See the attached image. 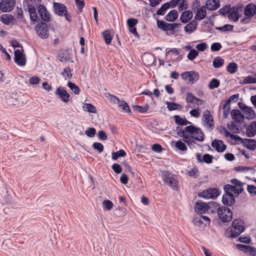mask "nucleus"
Segmentation results:
<instances>
[{
    "label": "nucleus",
    "mask_w": 256,
    "mask_h": 256,
    "mask_svg": "<svg viewBox=\"0 0 256 256\" xmlns=\"http://www.w3.org/2000/svg\"><path fill=\"white\" fill-rule=\"evenodd\" d=\"M178 134L183 138L184 141L190 148L194 143V140L200 142H203L204 140V134L202 130L192 125L180 129Z\"/></svg>",
    "instance_id": "f257e3e1"
},
{
    "label": "nucleus",
    "mask_w": 256,
    "mask_h": 256,
    "mask_svg": "<svg viewBox=\"0 0 256 256\" xmlns=\"http://www.w3.org/2000/svg\"><path fill=\"white\" fill-rule=\"evenodd\" d=\"M225 194L223 195L222 202L224 205L232 206L235 202V197L240 194V190H235L230 184L224 186Z\"/></svg>",
    "instance_id": "f03ea898"
},
{
    "label": "nucleus",
    "mask_w": 256,
    "mask_h": 256,
    "mask_svg": "<svg viewBox=\"0 0 256 256\" xmlns=\"http://www.w3.org/2000/svg\"><path fill=\"white\" fill-rule=\"evenodd\" d=\"M41 2L42 0H24V4L28 8L30 18L33 22H36L38 18L35 7Z\"/></svg>",
    "instance_id": "7ed1b4c3"
},
{
    "label": "nucleus",
    "mask_w": 256,
    "mask_h": 256,
    "mask_svg": "<svg viewBox=\"0 0 256 256\" xmlns=\"http://www.w3.org/2000/svg\"><path fill=\"white\" fill-rule=\"evenodd\" d=\"M244 222L240 220H235L232 224V227L230 230V236L235 238L240 235L244 231Z\"/></svg>",
    "instance_id": "20e7f679"
},
{
    "label": "nucleus",
    "mask_w": 256,
    "mask_h": 256,
    "mask_svg": "<svg viewBox=\"0 0 256 256\" xmlns=\"http://www.w3.org/2000/svg\"><path fill=\"white\" fill-rule=\"evenodd\" d=\"M220 219L223 222H230L232 218V213L230 210L225 206H220L217 210Z\"/></svg>",
    "instance_id": "39448f33"
},
{
    "label": "nucleus",
    "mask_w": 256,
    "mask_h": 256,
    "mask_svg": "<svg viewBox=\"0 0 256 256\" xmlns=\"http://www.w3.org/2000/svg\"><path fill=\"white\" fill-rule=\"evenodd\" d=\"M35 30L37 34L41 38L46 39L48 37V27L46 24L43 22L38 23L35 27Z\"/></svg>",
    "instance_id": "423d86ee"
},
{
    "label": "nucleus",
    "mask_w": 256,
    "mask_h": 256,
    "mask_svg": "<svg viewBox=\"0 0 256 256\" xmlns=\"http://www.w3.org/2000/svg\"><path fill=\"white\" fill-rule=\"evenodd\" d=\"M182 79L190 84H194L199 78L198 74L194 71L185 72L180 74Z\"/></svg>",
    "instance_id": "0eeeda50"
},
{
    "label": "nucleus",
    "mask_w": 256,
    "mask_h": 256,
    "mask_svg": "<svg viewBox=\"0 0 256 256\" xmlns=\"http://www.w3.org/2000/svg\"><path fill=\"white\" fill-rule=\"evenodd\" d=\"M186 102L189 104L188 108L196 107L204 104V101L196 98L192 93L188 92L186 94Z\"/></svg>",
    "instance_id": "6e6552de"
},
{
    "label": "nucleus",
    "mask_w": 256,
    "mask_h": 256,
    "mask_svg": "<svg viewBox=\"0 0 256 256\" xmlns=\"http://www.w3.org/2000/svg\"><path fill=\"white\" fill-rule=\"evenodd\" d=\"M220 192L216 188H208L200 192L198 196L206 199L215 198L218 196Z\"/></svg>",
    "instance_id": "1a4fd4ad"
},
{
    "label": "nucleus",
    "mask_w": 256,
    "mask_h": 256,
    "mask_svg": "<svg viewBox=\"0 0 256 256\" xmlns=\"http://www.w3.org/2000/svg\"><path fill=\"white\" fill-rule=\"evenodd\" d=\"M243 12V8L242 6H234L231 8L228 14L230 20L234 22H237Z\"/></svg>",
    "instance_id": "9d476101"
},
{
    "label": "nucleus",
    "mask_w": 256,
    "mask_h": 256,
    "mask_svg": "<svg viewBox=\"0 0 256 256\" xmlns=\"http://www.w3.org/2000/svg\"><path fill=\"white\" fill-rule=\"evenodd\" d=\"M162 179L164 183L169 185L172 189L176 190L178 188V182L176 178L168 172H164L162 174Z\"/></svg>",
    "instance_id": "9b49d317"
},
{
    "label": "nucleus",
    "mask_w": 256,
    "mask_h": 256,
    "mask_svg": "<svg viewBox=\"0 0 256 256\" xmlns=\"http://www.w3.org/2000/svg\"><path fill=\"white\" fill-rule=\"evenodd\" d=\"M210 203L207 204L202 200L196 202L194 204V210L198 214L206 213L210 210Z\"/></svg>",
    "instance_id": "f8f14e48"
},
{
    "label": "nucleus",
    "mask_w": 256,
    "mask_h": 256,
    "mask_svg": "<svg viewBox=\"0 0 256 256\" xmlns=\"http://www.w3.org/2000/svg\"><path fill=\"white\" fill-rule=\"evenodd\" d=\"M244 14L247 17L241 20L242 23H248V18H251L254 15L256 12V6L252 4H248L244 8Z\"/></svg>",
    "instance_id": "ddd939ff"
},
{
    "label": "nucleus",
    "mask_w": 256,
    "mask_h": 256,
    "mask_svg": "<svg viewBox=\"0 0 256 256\" xmlns=\"http://www.w3.org/2000/svg\"><path fill=\"white\" fill-rule=\"evenodd\" d=\"M15 4V0H1L0 9L3 12H10L14 8Z\"/></svg>",
    "instance_id": "4468645a"
},
{
    "label": "nucleus",
    "mask_w": 256,
    "mask_h": 256,
    "mask_svg": "<svg viewBox=\"0 0 256 256\" xmlns=\"http://www.w3.org/2000/svg\"><path fill=\"white\" fill-rule=\"evenodd\" d=\"M203 125L210 130L214 126L212 116L210 114V112L208 110L204 111L203 114Z\"/></svg>",
    "instance_id": "2eb2a0df"
},
{
    "label": "nucleus",
    "mask_w": 256,
    "mask_h": 256,
    "mask_svg": "<svg viewBox=\"0 0 256 256\" xmlns=\"http://www.w3.org/2000/svg\"><path fill=\"white\" fill-rule=\"evenodd\" d=\"M14 61L20 66H24L26 64V59L22 48L14 51Z\"/></svg>",
    "instance_id": "dca6fc26"
},
{
    "label": "nucleus",
    "mask_w": 256,
    "mask_h": 256,
    "mask_svg": "<svg viewBox=\"0 0 256 256\" xmlns=\"http://www.w3.org/2000/svg\"><path fill=\"white\" fill-rule=\"evenodd\" d=\"M38 10L41 18L44 21L48 22L50 20V14L46 6L44 5L40 4L38 7Z\"/></svg>",
    "instance_id": "f3484780"
},
{
    "label": "nucleus",
    "mask_w": 256,
    "mask_h": 256,
    "mask_svg": "<svg viewBox=\"0 0 256 256\" xmlns=\"http://www.w3.org/2000/svg\"><path fill=\"white\" fill-rule=\"evenodd\" d=\"M210 218L206 216H201L199 218H195L193 219L194 224L197 226L204 228L210 223Z\"/></svg>",
    "instance_id": "a211bd4d"
},
{
    "label": "nucleus",
    "mask_w": 256,
    "mask_h": 256,
    "mask_svg": "<svg viewBox=\"0 0 256 256\" xmlns=\"http://www.w3.org/2000/svg\"><path fill=\"white\" fill-rule=\"evenodd\" d=\"M238 248L250 256H256V248L247 245L238 244L236 245Z\"/></svg>",
    "instance_id": "6ab92c4d"
},
{
    "label": "nucleus",
    "mask_w": 256,
    "mask_h": 256,
    "mask_svg": "<svg viewBox=\"0 0 256 256\" xmlns=\"http://www.w3.org/2000/svg\"><path fill=\"white\" fill-rule=\"evenodd\" d=\"M56 94L64 103H67L70 100V94L63 87H58L56 90Z\"/></svg>",
    "instance_id": "aec40b11"
},
{
    "label": "nucleus",
    "mask_w": 256,
    "mask_h": 256,
    "mask_svg": "<svg viewBox=\"0 0 256 256\" xmlns=\"http://www.w3.org/2000/svg\"><path fill=\"white\" fill-rule=\"evenodd\" d=\"M224 134L226 137L229 138L232 144H236L240 143H242L244 140L236 135H234L230 134L226 129L224 130Z\"/></svg>",
    "instance_id": "412c9836"
},
{
    "label": "nucleus",
    "mask_w": 256,
    "mask_h": 256,
    "mask_svg": "<svg viewBox=\"0 0 256 256\" xmlns=\"http://www.w3.org/2000/svg\"><path fill=\"white\" fill-rule=\"evenodd\" d=\"M54 10L56 14L62 16L67 12L66 6L61 3L54 2L53 3Z\"/></svg>",
    "instance_id": "4be33fe9"
},
{
    "label": "nucleus",
    "mask_w": 256,
    "mask_h": 256,
    "mask_svg": "<svg viewBox=\"0 0 256 256\" xmlns=\"http://www.w3.org/2000/svg\"><path fill=\"white\" fill-rule=\"evenodd\" d=\"M212 146L218 152H223L226 148V146L224 144L223 142L218 140H214L212 141Z\"/></svg>",
    "instance_id": "5701e85b"
},
{
    "label": "nucleus",
    "mask_w": 256,
    "mask_h": 256,
    "mask_svg": "<svg viewBox=\"0 0 256 256\" xmlns=\"http://www.w3.org/2000/svg\"><path fill=\"white\" fill-rule=\"evenodd\" d=\"M194 12H196L194 18L197 20H201L206 17V8L204 6H202V8H199L198 9L196 10Z\"/></svg>",
    "instance_id": "b1692460"
},
{
    "label": "nucleus",
    "mask_w": 256,
    "mask_h": 256,
    "mask_svg": "<svg viewBox=\"0 0 256 256\" xmlns=\"http://www.w3.org/2000/svg\"><path fill=\"white\" fill-rule=\"evenodd\" d=\"M197 160L200 162H206L210 164L212 162V156L208 154H204L202 156L200 154H196Z\"/></svg>",
    "instance_id": "393cba45"
},
{
    "label": "nucleus",
    "mask_w": 256,
    "mask_h": 256,
    "mask_svg": "<svg viewBox=\"0 0 256 256\" xmlns=\"http://www.w3.org/2000/svg\"><path fill=\"white\" fill-rule=\"evenodd\" d=\"M242 144L251 150H254L256 148V141L254 140L244 139Z\"/></svg>",
    "instance_id": "a878e982"
},
{
    "label": "nucleus",
    "mask_w": 256,
    "mask_h": 256,
    "mask_svg": "<svg viewBox=\"0 0 256 256\" xmlns=\"http://www.w3.org/2000/svg\"><path fill=\"white\" fill-rule=\"evenodd\" d=\"M206 6L210 10H215L220 6V0H207Z\"/></svg>",
    "instance_id": "bb28decb"
},
{
    "label": "nucleus",
    "mask_w": 256,
    "mask_h": 256,
    "mask_svg": "<svg viewBox=\"0 0 256 256\" xmlns=\"http://www.w3.org/2000/svg\"><path fill=\"white\" fill-rule=\"evenodd\" d=\"M192 12L190 10L184 11L180 17V20L182 23H186L192 18Z\"/></svg>",
    "instance_id": "cd10ccee"
},
{
    "label": "nucleus",
    "mask_w": 256,
    "mask_h": 256,
    "mask_svg": "<svg viewBox=\"0 0 256 256\" xmlns=\"http://www.w3.org/2000/svg\"><path fill=\"white\" fill-rule=\"evenodd\" d=\"M231 116L232 119L236 122H242L244 118V116L241 112L238 110H234L231 112Z\"/></svg>",
    "instance_id": "c85d7f7f"
},
{
    "label": "nucleus",
    "mask_w": 256,
    "mask_h": 256,
    "mask_svg": "<svg viewBox=\"0 0 256 256\" xmlns=\"http://www.w3.org/2000/svg\"><path fill=\"white\" fill-rule=\"evenodd\" d=\"M243 110L244 114L246 118L248 119H252L254 117V110L250 108L244 106L242 108Z\"/></svg>",
    "instance_id": "c756f323"
},
{
    "label": "nucleus",
    "mask_w": 256,
    "mask_h": 256,
    "mask_svg": "<svg viewBox=\"0 0 256 256\" xmlns=\"http://www.w3.org/2000/svg\"><path fill=\"white\" fill-rule=\"evenodd\" d=\"M197 27V23L196 22L192 20L184 28V31L187 34H191L193 32Z\"/></svg>",
    "instance_id": "7c9ffc66"
},
{
    "label": "nucleus",
    "mask_w": 256,
    "mask_h": 256,
    "mask_svg": "<svg viewBox=\"0 0 256 256\" xmlns=\"http://www.w3.org/2000/svg\"><path fill=\"white\" fill-rule=\"evenodd\" d=\"M246 134L248 136H254L256 134V122H252L246 128Z\"/></svg>",
    "instance_id": "2f4dec72"
},
{
    "label": "nucleus",
    "mask_w": 256,
    "mask_h": 256,
    "mask_svg": "<svg viewBox=\"0 0 256 256\" xmlns=\"http://www.w3.org/2000/svg\"><path fill=\"white\" fill-rule=\"evenodd\" d=\"M178 17V13L176 10H170L165 16V20L168 22H174Z\"/></svg>",
    "instance_id": "473e14b6"
},
{
    "label": "nucleus",
    "mask_w": 256,
    "mask_h": 256,
    "mask_svg": "<svg viewBox=\"0 0 256 256\" xmlns=\"http://www.w3.org/2000/svg\"><path fill=\"white\" fill-rule=\"evenodd\" d=\"M14 20V18L10 14H2L0 17V20L5 24H10Z\"/></svg>",
    "instance_id": "72a5a7b5"
},
{
    "label": "nucleus",
    "mask_w": 256,
    "mask_h": 256,
    "mask_svg": "<svg viewBox=\"0 0 256 256\" xmlns=\"http://www.w3.org/2000/svg\"><path fill=\"white\" fill-rule=\"evenodd\" d=\"M142 60L145 64L150 66L154 62V56L150 54H146L142 56Z\"/></svg>",
    "instance_id": "f704fd0d"
},
{
    "label": "nucleus",
    "mask_w": 256,
    "mask_h": 256,
    "mask_svg": "<svg viewBox=\"0 0 256 256\" xmlns=\"http://www.w3.org/2000/svg\"><path fill=\"white\" fill-rule=\"evenodd\" d=\"M82 109L84 112L90 113H96V109L94 106L89 103H85L82 106Z\"/></svg>",
    "instance_id": "c9c22d12"
},
{
    "label": "nucleus",
    "mask_w": 256,
    "mask_h": 256,
    "mask_svg": "<svg viewBox=\"0 0 256 256\" xmlns=\"http://www.w3.org/2000/svg\"><path fill=\"white\" fill-rule=\"evenodd\" d=\"M231 182L234 184L235 186H232V188L235 190H240V193L243 191V183L238 180L237 179L234 178L231 180Z\"/></svg>",
    "instance_id": "e433bc0d"
},
{
    "label": "nucleus",
    "mask_w": 256,
    "mask_h": 256,
    "mask_svg": "<svg viewBox=\"0 0 256 256\" xmlns=\"http://www.w3.org/2000/svg\"><path fill=\"white\" fill-rule=\"evenodd\" d=\"M231 182L234 184L235 186H232V188L235 190H240V193L243 191V183L238 180L237 179L234 178L231 180Z\"/></svg>",
    "instance_id": "4c0bfd02"
},
{
    "label": "nucleus",
    "mask_w": 256,
    "mask_h": 256,
    "mask_svg": "<svg viewBox=\"0 0 256 256\" xmlns=\"http://www.w3.org/2000/svg\"><path fill=\"white\" fill-rule=\"evenodd\" d=\"M174 146L176 148L180 151H186L187 150V147L185 143L181 140H178L175 142H173Z\"/></svg>",
    "instance_id": "58836bf2"
},
{
    "label": "nucleus",
    "mask_w": 256,
    "mask_h": 256,
    "mask_svg": "<svg viewBox=\"0 0 256 256\" xmlns=\"http://www.w3.org/2000/svg\"><path fill=\"white\" fill-rule=\"evenodd\" d=\"M118 106L121 109V110L125 112H130V110L128 104L124 100H120Z\"/></svg>",
    "instance_id": "ea45409f"
},
{
    "label": "nucleus",
    "mask_w": 256,
    "mask_h": 256,
    "mask_svg": "<svg viewBox=\"0 0 256 256\" xmlns=\"http://www.w3.org/2000/svg\"><path fill=\"white\" fill-rule=\"evenodd\" d=\"M240 83L242 84H256V78H254L251 76H248L244 78Z\"/></svg>",
    "instance_id": "a19ab883"
},
{
    "label": "nucleus",
    "mask_w": 256,
    "mask_h": 256,
    "mask_svg": "<svg viewBox=\"0 0 256 256\" xmlns=\"http://www.w3.org/2000/svg\"><path fill=\"white\" fill-rule=\"evenodd\" d=\"M6 102L10 106H16L18 104V100L15 95L12 94V96H6Z\"/></svg>",
    "instance_id": "79ce46f5"
},
{
    "label": "nucleus",
    "mask_w": 256,
    "mask_h": 256,
    "mask_svg": "<svg viewBox=\"0 0 256 256\" xmlns=\"http://www.w3.org/2000/svg\"><path fill=\"white\" fill-rule=\"evenodd\" d=\"M224 64V60L220 57L216 58L212 62L213 66L215 68H218L222 66Z\"/></svg>",
    "instance_id": "37998d69"
},
{
    "label": "nucleus",
    "mask_w": 256,
    "mask_h": 256,
    "mask_svg": "<svg viewBox=\"0 0 256 256\" xmlns=\"http://www.w3.org/2000/svg\"><path fill=\"white\" fill-rule=\"evenodd\" d=\"M170 8V4H169V3L168 2H166L160 8H159L157 12H156V14L158 15H161V16H162L164 15L166 10Z\"/></svg>",
    "instance_id": "c03bdc74"
},
{
    "label": "nucleus",
    "mask_w": 256,
    "mask_h": 256,
    "mask_svg": "<svg viewBox=\"0 0 256 256\" xmlns=\"http://www.w3.org/2000/svg\"><path fill=\"white\" fill-rule=\"evenodd\" d=\"M238 70V65L235 62H230L227 66V70L230 74H234Z\"/></svg>",
    "instance_id": "a18cd8bd"
},
{
    "label": "nucleus",
    "mask_w": 256,
    "mask_h": 256,
    "mask_svg": "<svg viewBox=\"0 0 256 256\" xmlns=\"http://www.w3.org/2000/svg\"><path fill=\"white\" fill-rule=\"evenodd\" d=\"M68 86L71 90L76 94H80V90L78 86L71 82H68Z\"/></svg>",
    "instance_id": "49530a36"
},
{
    "label": "nucleus",
    "mask_w": 256,
    "mask_h": 256,
    "mask_svg": "<svg viewBox=\"0 0 256 256\" xmlns=\"http://www.w3.org/2000/svg\"><path fill=\"white\" fill-rule=\"evenodd\" d=\"M126 155V152L122 150H119L115 152L112 153V159L114 160H116L119 157L124 156Z\"/></svg>",
    "instance_id": "de8ad7c7"
},
{
    "label": "nucleus",
    "mask_w": 256,
    "mask_h": 256,
    "mask_svg": "<svg viewBox=\"0 0 256 256\" xmlns=\"http://www.w3.org/2000/svg\"><path fill=\"white\" fill-rule=\"evenodd\" d=\"M220 84V81L218 79L212 78L210 81L208 86L210 90H212L214 88L218 87Z\"/></svg>",
    "instance_id": "09e8293b"
},
{
    "label": "nucleus",
    "mask_w": 256,
    "mask_h": 256,
    "mask_svg": "<svg viewBox=\"0 0 256 256\" xmlns=\"http://www.w3.org/2000/svg\"><path fill=\"white\" fill-rule=\"evenodd\" d=\"M102 207L104 210H110L113 206L112 202L109 200H104L102 202Z\"/></svg>",
    "instance_id": "8fccbe9b"
},
{
    "label": "nucleus",
    "mask_w": 256,
    "mask_h": 256,
    "mask_svg": "<svg viewBox=\"0 0 256 256\" xmlns=\"http://www.w3.org/2000/svg\"><path fill=\"white\" fill-rule=\"evenodd\" d=\"M104 41L106 44H110L112 42V36L108 30H105L102 33Z\"/></svg>",
    "instance_id": "3c124183"
},
{
    "label": "nucleus",
    "mask_w": 256,
    "mask_h": 256,
    "mask_svg": "<svg viewBox=\"0 0 256 256\" xmlns=\"http://www.w3.org/2000/svg\"><path fill=\"white\" fill-rule=\"evenodd\" d=\"M107 98L112 104H118L120 100V99L114 95L111 94H108L106 96Z\"/></svg>",
    "instance_id": "603ef678"
},
{
    "label": "nucleus",
    "mask_w": 256,
    "mask_h": 256,
    "mask_svg": "<svg viewBox=\"0 0 256 256\" xmlns=\"http://www.w3.org/2000/svg\"><path fill=\"white\" fill-rule=\"evenodd\" d=\"M198 55V52L195 49H192L188 54L187 58L189 60H193Z\"/></svg>",
    "instance_id": "864d4df0"
},
{
    "label": "nucleus",
    "mask_w": 256,
    "mask_h": 256,
    "mask_svg": "<svg viewBox=\"0 0 256 256\" xmlns=\"http://www.w3.org/2000/svg\"><path fill=\"white\" fill-rule=\"evenodd\" d=\"M230 104L226 103L224 104L223 107V118H226L229 114L230 111Z\"/></svg>",
    "instance_id": "5fc2aeb1"
},
{
    "label": "nucleus",
    "mask_w": 256,
    "mask_h": 256,
    "mask_svg": "<svg viewBox=\"0 0 256 256\" xmlns=\"http://www.w3.org/2000/svg\"><path fill=\"white\" fill-rule=\"evenodd\" d=\"M62 75L65 80L69 79L72 77V73L69 68H66L64 71L62 72Z\"/></svg>",
    "instance_id": "6e6d98bb"
},
{
    "label": "nucleus",
    "mask_w": 256,
    "mask_h": 256,
    "mask_svg": "<svg viewBox=\"0 0 256 256\" xmlns=\"http://www.w3.org/2000/svg\"><path fill=\"white\" fill-rule=\"evenodd\" d=\"M96 130L94 128H88L85 132V134L90 138H92L95 136Z\"/></svg>",
    "instance_id": "4d7b16f0"
},
{
    "label": "nucleus",
    "mask_w": 256,
    "mask_h": 256,
    "mask_svg": "<svg viewBox=\"0 0 256 256\" xmlns=\"http://www.w3.org/2000/svg\"><path fill=\"white\" fill-rule=\"evenodd\" d=\"M198 168L194 166L188 171V174L190 176L196 178L198 176Z\"/></svg>",
    "instance_id": "13d9d810"
},
{
    "label": "nucleus",
    "mask_w": 256,
    "mask_h": 256,
    "mask_svg": "<svg viewBox=\"0 0 256 256\" xmlns=\"http://www.w3.org/2000/svg\"><path fill=\"white\" fill-rule=\"evenodd\" d=\"M93 148L98 150L100 153H101L104 150L103 145L100 142H95L92 144Z\"/></svg>",
    "instance_id": "bf43d9fd"
},
{
    "label": "nucleus",
    "mask_w": 256,
    "mask_h": 256,
    "mask_svg": "<svg viewBox=\"0 0 256 256\" xmlns=\"http://www.w3.org/2000/svg\"><path fill=\"white\" fill-rule=\"evenodd\" d=\"M180 54L179 51L176 48H173L170 50H166V54H172L174 56H178Z\"/></svg>",
    "instance_id": "052dcab7"
},
{
    "label": "nucleus",
    "mask_w": 256,
    "mask_h": 256,
    "mask_svg": "<svg viewBox=\"0 0 256 256\" xmlns=\"http://www.w3.org/2000/svg\"><path fill=\"white\" fill-rule=\"evenodd\" d=\"M40 79L37 76H33L30 78L29 82L32 85L38 84L40 83Z\"/></svg>",
    "instance_id": "680f3d73"
},
{
    "label": "nucleus",
    "mask_w": 256,
    "mask_h": 256,
    "mask_svg": "<svg viewBox=\"0 0 256 256\" xmlns=\"http://www.w3.org/2000/svg\"><path fill=\"white\" fill-rule=\"evenodd\" d=\"M192 116L198 118L200 115V108H194L190 112Z\"/></svg>",
    "instance_id": "e2e57ef3"
},
{
    "label": "nucleus",
    "mask_w": 256,
    "mask_h": 256,
    "mask_svg": "<svg viewBox=\"0 0 256 256\" xmlns=\"http://www.w3.org/2000/svg\"><path fill=\"white\" fill-rule=\"evenodd\" d=\"M169 110L172 111L178 109V105L174 102H166Z\"/></svg>",
    "instance_id": "0e129e2a"
},
{
    "label": "nucleus",
    "mask_w": 256,
    "mask_h": 256,
    "mask_svg": "<svg viewBox=\"0 0 256 256\" xmlns=\"http://www.w3.org/2000/svg\"><path fill=\"white\" fill-rule=\"evenodd\" d=\"M176 122L180 125L186 126L188 124H190V122L187 120L186 119L177 116L176 118Z\"/></svg>",
    "instance_id": "69168bd1"
},
{
    "label": "nucleus",
    "mask_w": 256,
    "mask_h": 256,
    "mask_svg": "<svg viewBox=\"0 0 256 256\" xmlns=\"http://www.w3.org/2000/svg\"><path fill=\"white\" fill-rule=\"evenodd\" d=\"M247 190L251 196H256V186L253 185H248L247 186Z\"/></svg>",
    "instance_id": "338daca9"
},
{
    "label": "nucleus",
    "mask_w": 256,
    "mask_h": 256,
    "mask_svg": "<svg viewBox=\"0 0 256 256\" xmlns=\"http://www.w3.org/2000/svg\"><path fill=\"white\" fill-rule=\"evenodd\" d=\"M196 48L200 52H203L208 48V44L206 42H201L196 46Z\"/></svg>",
    "instance_id": "774afa93"
}]
</instances>
